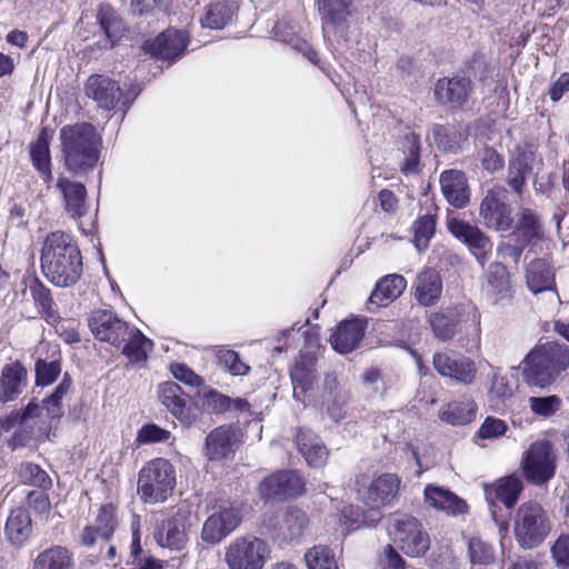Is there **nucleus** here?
Segmentation results:
<instances>
[{
	"mask_svg": "<svg viewBox=\"0 0 569 569\" xmlns=\"http://www.w3.org/2000/svg\"><path fill=\"white\" fill-rule=\"evenodd\" d=\"M507 431V425L503 420L487 417L479 428L477 436L482 439H495L498 438Z\"/></svg>",
	"mask_w": 569,
	"mask_h": 569,
	"instance_id": "58",
	"label": "nucleus"
},
{
	"mask_svg": "<svg viewBox=\"0 0 569 569\" xmlns=\"http://www.w3.org/2000/svg\"><path fill=\"white\" fill-rule=\"evenodd\" d=\"M449 232L463 243L476 260L483 267L492 251L490 238L477 226L458 217L447 219Z\"/></svg>",
	"mask_w": 569,
	"mask_h": 569,
	"instance_id": "8",
	"label": "nucleus"
},
{
	"mask_svg": "<svg viewBox=\"0 0 569 569\" xmlns=\"http://www.w3.org/2000/svg\"><path fill=\"white\" fill-rule=\"evenodd\" d=\"M388 530L395 533H421L420 525L409 515H396L388 519Z\"/></svg>",
	"mask_w": 569,
	"mask_h": 569,
	"instance_id": "55",
	"label": "nucleus"
},
{
	"mask_svg": "<svg viewBox=\"0 0 569 569\" xmlns=\"http://www.w3.org/2000/svg\"><path fill=\"white\" fill-rule=\"evenodd\" d=\"M241 522L240 512L234 508L211 515L203 525L202 533H231Z\"/></svg>",
	"mask_w": 569,
	"mask_h": 569,
	"instance_id": "38",
	"label": "nucleus"
},
{
	"mask_svg": "<svg viewBox=\"0 0 569 569\" xmlns=\"http://www.w3.org/2000/svg\"><path fill=\"white\" fill-rule=\"evenodd\" d=\"M41 269L54 286L67 288L77 283L82 274V257L69 233H49L41 249Z\"/></svg>",
	"mask_w": 569,
	"mask_h": 569,
	"instance_id": "1",
	"label": "nucleus"
},
{
	"mask_svg": "<svg viewBox=\"0 0 569 569\" xmlns=\"http://www.w3.org/2000/svg\"><path fill=\"white\" fill-rule=\"evenodd\" d=\"M471 91V81L466 77L442 78L435 86L437 101L452 108L462 107L468 101Z\"/></svg>",
	"mask_w": 569,
	"mask_h": 569,
	"instance_id": "18",
	"label": "nucleus"
},
{
	"mask_svg": "<svg viewBox=\"0 0 569 569\" xmlns=\"http://www.w3.org/2000/svg\"><path fill=\"white\" fill-rule=\"evenodd\" d=\"M469 555L473 563H489L495 558L492 547L483 542L479 536L469 540Z\"/></svg>",
	"mask_w": 569,
	"mask_h": 569,
	"instance_id": "56",
	"label": "nucleus"
},
{
	"mask_svg": "<svg viewBox=\"0 0 569 569\" xmlns=\"http://www.w3.org/2000/svg\"><path fill=\"white\" fill-rule=\"evenodd\" d=\"M88 325L98 340L121 349L131 363L144 361L153 348V342L139 329L130 327L110 310L93 311Z\"/></svg>",
	"mask_w": 569,
	"mask_h": 569,
	"instance_id": "2",
	"label": "nucleus"
},
{
	"mask_svg": "<svg viewBox=\"0 0 569 569\" xmlns=\"http://www.w3.org/2000/svg\"><path fill=\"white\" fill-rule=\"evenodd\" d=\"M84 91L88 98L106 110L114 109L122 97V90L118 82L101 74L90 76L86 82Z\"/></svg>",
	"mask_w": 569,
	"mask_h": 569,
	"instance_id": "16",
	"label": "nucleus"
},
{
	"mask_svg": "<svg viewBox=\"0 0 569 569\" xmlns=\"http://www.w3.org/2000/svg\"><path fill=\"white\" fill-rule=\"evenodd\" d=\"M30 157L33 167L38 170L40 177L46 183L52 180L51 157L49 150V137L46 130H42L37 141L30 148Z\"/></svg>",
	"mask_w": 569,
	"mask_h": 569,
	"instance_id": "37",
	"label": "nucleus"
},
{
	"mask_svg": "<svg viewBox=\"0 0 569 569\" xmlns=\"http://www.w3.org/2000/svg\"><path fill=\"white\" fill-rule=\"evenodd\" d=\"M477 405L472 399L451 401L439 410V418L452 426L468 425L475 420Z\"/></svg>",
	"mask_w": 569,
	"mask_h": 569,
	"instance_id": "36",
	"label": "nucleus"
},
{
	"mask_svg": "<svg viewBox=\"0 0 569 569\" xmlns=\"http://www.w3.org/2000/svg\"><path fill=\"white\" fill-rule=\"evenodd\" d=\"M402 148L405 159L401 164V172L415 174L420 171V137L415 132L403 136Z\"/></svg>",
	"mask_w": 569,
	"mask_h": 569,
	"instance_id": "41",
	"label": "nucleus"
},
{
	"mask_svg": "<svg viewBox=\"0 0 569 569\" xmlns=\"http://www.w3.org/2000/svg\"><path fill=\"white\" fill-rule=\"evenodd\" d=\"M59 138L63 163L70 173L81 176L94 168L101 139L93 124L80 122L64 126Z\"/></svg>",
	"mask_w": 569,
	"mask_h": 569,
	"instance_id": "3",
	"label": "nucleus"
},
{
	"mask_svg": "<svg viewBox=\"0 0 569 569\" xmlns=\"http://www.w3.org/2000/svg\"><path fill=\"white\" fill-rule=\"evenodd\" d=\"M363 336V321L358 319L346 320L340 322L336 331L330 336V343L336 351L346 355L359 347Z\"/></svg>",
	"mask_w": 569,
	"mask_h": 569,
	"instance_id": "31",
	"label": "nucleus"
},
{
	"mask_svg": "<svg viewBox=\"0 0 569 569\" xmlns=\"http://www.w3.org/2000/svg\"><path fill=\"white\" fill-rule=\"evenodd\" d=\"M413 242L416 248L421 251L428 247V243L436 230V221L432 216L425 214L419 217L412 224Z\"/></svg>",
	"mask_w": 569,
	"mask_h": 569,
	"instance_id": "46",
	"label": "nucleus"
},
{
	"mask_svg": "<svg viewBox=\"0 0 569 569\" xmlns=\"http://www.w3.org/2000/svg\"><path fill=\"white\" fill-rule=\"evenodd\" d=\"M548 519L538 502L522 503L515 517V533H547Z\"/></svg>",
	"mask_w": 569,
	"mask_h": 569,
	"instance_id": "23",
	"label": "nucleus"
},
{
	"mask_svg": "<svg viewBox=\"0 0 569 569\" xmlns=\"http://www.w3.org/2000/svg\"><path fill=\"white\" fill-rule=\"evenodd\" d=\"M517 228L522 232L523 237L527 240H531L538 234V221L535 212L530 209H523L521 211L520 219L518 221Z\"/></svg>",
	"mask_w": 569,
	"mask_h": 569,
	"instance_id": "60",
	"label": "nucleus"
},
{
	"mask_svg": "<svg viewBox=\"0 0 569 569\" xmlns=\"http://www.w3.org/2000/svg\"><path fill=\"white\" fill-rule=\"evenodd\" d=\"M305 481L295 470H282L264 478L259 485V496L266 502H282L301 496Z\"/></svg>",
	"mask_w": 569,
	"mask_h": 569,
	"instance_id": "9",
	"label": "nucleus"
},
{
	"mask_svg": "<svg viewBox=\"0 0 569 569\" xmlns=\"http://www.w3.org/2000/svg\"><path fill=\"white\" fill-rule=\"evenodd\" d=\"M526 281L529 290L537 295L555 287V274L546 260L535 259L526 268Z\"/></svg>",
	"mask_w": 569,
	"mask_h": 569,
	"instance_id": "35",
	"label": "nucleus"
},
{
	"mask_svg": "<svg viewBox=\"0 0 569 569\" xmlns=\"http://www.w3.org/2000/svg\"><path fill=\"white\" fill-rule=\"evenodd\" d=\"M220 363H222L230 373L233 376H244L249 372L250 368L240 360L239 355L229 349H220L217 352Z\"/></svg>",
	"mask_w": 569,
	"mask_h": 569,
	"instance_id": "54",
	"label": "nucleus"
},
{
	"mask_svg": "<svg viewBox=\"0 0 569 569\" xmlns=\"http://www.w3.org/2000/svg\"><path fill=\"white\" fill-rule=\"evenodd\" d=\"M529 166L522 158H517L510 161L508 168V184L517 193H521L522 187L526 181V174L529 171Z\"/></svg>",
	"mask_w": 569,
	"mask_h": 569,
	"instance_id": "53",
	"label": "nucleus"
},
{
	"mask_svg": "<svg viewBox=\"0 0 569 569\" xmlns=\"http://www.w3.org/2000/svg\"><path fill=\"white\" fill-rule=\"evenodd\" d=\"M381 569H406V562L391 545L383 547L379 556Z\"/></svg>",
	"mask_w": 569,
	"mask_h": 569,
	"instance_id": "61",
	"label": "nucleus"
},
{
	"mask_svg": "<svg viewBox=\"0 0 569 569\" xmlns=\"http://www.w3.org/2000/svg\"><path fill=\"white\" fill-rule=\"evenodd\" d=\"M160 402L182 423H190V410L187 407L189 396L173 381H167L158 387Z\"/></svg>",
	"mask_w": 569,
	"mask_h": 569,
	"instance_id": "27",
	"label": "nucleus"
},
{
	"mask_svg": "<svg viewBox=\"0 0 569 569\" xmlns=\"http://www.w3.org/2000/svg\"><path fill=\"white\" fill-rule=\"evenodd\" d=\"M187 44L188 39L184 31L168 29L148 46V50L159 59L173 61L181 57Z\"/></svg>",
	"mask_w": 569,
	"mask_h": 569,
	"instance_id": "21",
	"label": "nucleus"
},
{
	"mask_svg": "<svg viewBox=\"0 0 569 569\" xmlns=\"http://www.w3.org/2000/svg\"><path fill=\"white\" fill-rule=\"evenodd\" d=\"M31 518L23 508H17L11 511L6 523V533H24L30 530Z\"/></svg>",
	"mask_w": 569,
	"mask_h": 569,
	"instance_id": "57",
	"label": "nucleus"
},
{
	"mask_svg": "<svg viewBox=\"0 0 569 569\" xmlns=\"http://www.w3.org/2000/svg\"><path fill=\"white\" fill-rule=\"evenodd\" d=\"M323 30L345 32L348 29L351 0H316Z\"/></svg>",
	"mask_w": 569,
	"mask_h": 569,
	"instance_id": "24",
	"label": "nucleus"
},
{
	"mask_svg": "<svg viewBox=\"0 0 569 569\" xmlns=\"http://www.w3.org/2000/svg\"><path fill=\"white\" fill-rule=\"evenodd\" d=\"M282 522L279 527L280 531H289L291 533H299L308 526L307 515L298 508H288L282 515Z\"/></svg>",
	"mask_w": 569,
	"mask_h": 569,
	"instance_id": "51",
	"label": "nucleus"
},
{
	"mask_svg": "<svg viewBox=\"0 0 569 569\" xmlns=\"http://www.w3.org/2000/svg\"><path fill=\"white\" fill-rule=\"evenodd\" d=\"M398 547L409 557H419L429 549V536H401L395 541Z\"/></svg>",
	"mask_w": 569,
	"mask_h": 569,
	"instance_id": "50",
	"label": "nucleus"
},
{
	"mask_svg": "<svg viewBox=\"0 0 569 569\" xmlns=\"http://www.w3.org/2000/svg\"><path fill=\"white\" fill-rule=\"evenodd\" d=\"M431 134L441 151L458 153L468 142L469 129L463 123L435 124Z\"/></svg>",
	"mask_w": 569,
	"mask_h": 569,
	"instance_id": "22",
	"label": "nucleus"
},
{
	"mask_svg": "<svg viewBox=\"0 0 569 569\" xmlns=\"http://www.w3.org/2000/svg\"><path fill=\"white\" fill-rule=\"evenodd\" d=\"M317 358L312 352L300 353L290 371L293 385V398L302 400V397L311 389L316 379Z\"/></svg>",
	"mask_w": 569,
	"mask_h": 569,
	"instance_id": "28",
	"label": "nucleus"
},
{
	"mask_svg": "<svg viewBox=\"0 0 569 569\" xmlns=\"http://www.w3.org/2000/svg\"><path fill=\"white\" fill-rule=\"evenodd\" d=\"M19 478L22 482L47 490L52 482L48 473L38 465L23 462L18 469Z\"/></svg>",
	"mask_w": 569,
	"mask_h": 569,
	"instance_id": "44",
	"label": "nucleus"
},
{
	"mask_svg": "<svg viewBox=\"0 0 569 569\" xmlns=\"http://www.w3.org/2000/svg\"><path fill=\"white\" fill-rule=\"evenodd\" d=\"M171 437V432L159 427L156 423H146L138 431L136 441L139 445H150L156 442H167Z\"/></svg>",
	"mask_w": 569,
	"mask_h": 569,
	"instance_id": "52",
	"label": "nucleus"
},
{
	"mask_svg": "<svg viewBox=\"0 0 569 569\" xmlns=\"http://www.w3.org/2000/svg\"><path fill=\"white\" fill-rule=\"evenodd\" d=\"M58 189L66 213L72 219H80L88 212L87 189L83 183L59 176Z\"/></svg>",
	"mask_w": 569,
	"mask_h": 569,
	"instance_id": "17",
	"label": "nucleus"
},
{
	"mask_svg": "<svg viewBox=\"0 0 569 569\" xmlns=\"http://www.w3.org/2000/svg\"><path fill=\"white\" fill-rule=\"evenodd\" d=\"M441 192L446 200L457 209L470 201V189L466 174L460 170H445L440 176Z\"/></svg>",
	"mask_w": 569,
	"mask_h": 569,
	"instance_id": "20",
	"label": "nucleus"
},
{
	"mask_svg": "<svg viewBox=\"0 0 569 569\" xmlns=\"http://www.w3.org/2000/svg\"><path fill=\"white\" fill-rule=\"evenodd\" d=\"M529 407L531 411L540 417H551L560 410L562 400L560 397L552 395L547 397H530Z\"/></svg>",
	"mask_w": 569,
	"mask_h": 569,
	"instance_id": "49",
	"label": "nucleus"
},
{
	"mask_svg": "<svg viewBox=\"0 0 569 569\" xmlns=\"http://www.w3.org/2000/svg\"><path fill=\"white\" fill-rule=\"evenodd\" d=\"M33 569H72L71 557L66 548L53 547L36 558Z\"/></svg>",
	"mask_w": 569,
	"mask_h": 569,
	"instance_id": "42",
	"label": "nucleus"
},
{
	"mask_svg": "<svg viewBox=\"0 0 569 569\" xmlns=\"http://www.w3.org/2000/svg\"><path fill=\"white\" fill-rule=\"evenodd\" d=\"M271 548L257 536H241L226 550V562L230 569H262L270 558Z\"/></svg>",
	"mask_w": 569,
	"mask_h": 569,
	"instance_id": "7",
	"label": "nucleus"
},
{
	"mask_svg": "<svg viewBox=\"0 0 569 569\" xmlns=\"http://www.w3.org/2000/svg\"><path fill=\"white\" fill-rule=\"evenodd\" d=\"M170 369L171 373L177 380L190 387H198L202 383L201 377L196 375L190 368H188L183 363H173L171 365Z\"/></svg>",
	"mask_w": 569,
	"mask_h": 569,
	"instance_id": "63",
	"label": "nucleus"
},
{
	"mask_svg": "<svg viewBox=\"0 0 569 569\" xmlns=\"http://www.w3.org/2000/svg\"><path fill=\"white\" fill-rule=\"evenodd\" d=\"M46 413L43 408L30 401L20 412V429L14 430L9 440V447L14 450L29 446L43 437L46 432Z\"/></svg>",
	"mask_w": 569,
	"mask_h": 569,
	"instance_id": "11",
	"label": "nucleus"
},
{
	"mask_svg": "<svg viewBox=\"0 0 569 569\" xmlns=\"http://www.w3.org/2000/svg\"><path fill=\"white\" fill-rule=\"evenodd\" d=\"M413 297L420 306H436L442 293L440 274L430 268L419 272L413 282Z\"/></svg>",
	"mask_w": 569,
	"mask_h": 569,
	"instance_id": "25",
	"label": "nucleus"
},
{
	"mask_svg": "<svg viewBox=\"0 0 569 569\" xmlns=\"http://www.w3.org/2000/svg\"><path fill=\"white\" fill-rule=\"evenodd\" d=\"M240 443V429L232 425H222L206 437V452L210 460L228 459L233 456Z\"/></svg>",
	"mask_w": 569,
	"mask_h": 569,
	"instance_id": "14",
	"label": "nucleus"
},
{
	"mask_svg": "<svg viewBox=\"0 0 569 569\" xmlns=\"http://www.w3.org/2000/svg\"><path fill=\"white\" fill-rule=\"evenodd\" d=\"M29 290L31 297L39 309V312L47 319L50 320L56 317L54 302L51 297L50 289L47 288L41 281L34 278Z\"/></svg>",
	"mask_w": 569,
	"mask_h": 569,
	"instance_id": "43",
	"label": "nucleus"
},
{
	"mask_svg": "<svg viewBox=\"0 0 569 569\" xmlns=\"http://www.w3.org/2000/svg\"><path fill=\"white\" fill-rule=\"evenodd\" d=\"M333 520L338 523L335 530H340L342 533H350L360 529L363 523V517L357 506H346L339 515L333 517Z\"/></svg>",
	"mask_w": 569,
	"mask_h": 569,
	"instance_id": "47",
	"label": "nucleus"
},
{
	"mask_svg": "<svg viewBox=\"0 0 569 569\" xmlns=\"http://www.w3.org/2000/svg\"><path fill=\"white\" fill-rule=\"evenodd\" d=\"M309 569H338L336 555L325 546H317L305 555Z\"/></svg>",
	"mask_w": 569,
	"mask_h": 569,
	"instance_id": "45",
	"label": "nucleus"
},
{
	"mask_svg": "<svg viewBox=\"0 0 569 569\" xmlns=\"http://www.w3.org/2000/svg\"><path fill=\"white\" fill-rule=\"evenodd\" d=\"M508 191L496 187L487 191L479 208V216L488 229L508 231L513 222L512 208L507 203Z\"/></svg>",
	"mask_w": 569,
	"mask_h": 569,
	"instance_id": "10",
	"label": "nucleus"
},
{
	"mask_svg": "<svg viewBox=\"0 0 569 569\" xmlns=\"http://www.w3.org/2000/svg\"><path fill=\"white\" fill-rule=\"evenodd\" d=\"M399 479L392 473H385L375 479L363 493L359 490L365 503L370 508L388 505L397 495Z\"/></svg>",
	"mask_w": 569,
	"mask_h": 569,
	"instance_id": "29",
	"label": "nucleus"
},
{
	"mask_svg": "<svg viewBox=\"0 0 569 569\" xmlns=\"http://www.w3.org/2000/svg\"><path fill=\"white\" fill-rule=\"evenodd\" d=\"M348 401L349 395L346 392L333 398H328V400L322 401V403L327 407L329 417L333 421L339 422L346 417Z\"/></svg>",
	"mask_w": 569,
	"mask_h": 569,
	"instance_id": "59",
	"label": "nucleus"
},
{
	"mask_svg": "<svg viewBox=\"0 0 569 569\" xmlns=\"http://www.w3.org/2000/svg\"><path fill=\"white\" fill-rule=\"evenodd\" d=\"M522 490L523 482L520 476L516 473L502 477L493 485L486 486L485 488L487 498L495 496V498L501 501L507 509L513 508Z\"/></svg>",
	"mask_w": 569,
	"mask_h": 569,
	"instance_id": "33",
	"label": "nucleus"
},
{
	"mask_svg": "<svg viewBox=\"0 0 569 569\" xmlns=\"http://www.w3.org/2000/svg\"><path fill=\"white\" fill-rule=\"evenodd\" d=\"M29 385V372L19 361L6 363L0 371V402L16 401Z\"/></svg>",
	"mask_w": 569,
	"mask_h": 569,
	"instance_id": "15",
	"label": "nucleus"
},
{
	"mask_svg": "<svg viewBox=\"0 0 569 569\" xmlns=\"http://www.w3.org/2000/svg\"><path fill=\"white\" fill-rule=\"evenodd\" d=\"M551 552L558 566L569 568V536H559Z\"/></svg>",
	"mask_w": 569,
	"mask_h": 569,
	"instance_id": "64",
	"label": "nucleus"
},
{
	"mask_svg": "<svg viewBox=\"0 0 569 569\" xmlns=\"http://www.w3.org/2000/svg\"><path fill=\"white\" fill-rule=\"evenodd\" d=\"M297 447L310 467L319 468L326 463L328 450L311 430H298Z\"/></svg>",
	"mask_w": 569,
	"mask_h": 569,
	"instance_id": "34",
	"label": "nucleus"
},
{
	"mask_svg": "<svg viewBox=\"0 0 569 569\" xmlns=\"http://www.w3.org/2000/svg\"><path fill=\"white\" fill-rule=\"evenodd\" d=\"M465 309L460 306L441 309L429 317V322L436 338L447 341L455 337L457 327L463 321Z\"/></svg>",
	"mask_w": 569,
	"mask_h": 569,
	"instance_id": "32",
	"label": "nucleus"
},
{
	"mask_svg": "<svg viewBox=\"0 0 569 569\" xmlns=\"http://www.w3.org/2000/svg\"><path fill=\"white\" fill-rule=\"evenodd\" d=\"M432 363L435 370L440 376L450 378L465 386L473 383L477 376L475 361L460 353H435Z\"/></svg>",
	"mask_w": 569,
	"mask_h": 569,
	"instance_id": "12",
	"label": "nucleus"
},
{
	"mask_svg": "<svg viewBox=\"0 0 569 569\" xmlns=\"http://www.w3.org/2000/svg\"><path fill=\"white\" fill-rule=\"evenodd\" d=\"M234 13V3L230 0H218L206 8L204 17L200 22L203 28L222 29Z\"/></svg>",
	"mask_w": 569,
	"mask_h": 569,
	"instance_id": "39",
	"label": "nucleus"
},
{
	"mask_svg": "<svg viewBox=\"0 0 569 569\" xmlns=\"http://www.w3.org/2000/svg\"><path fill=\"white\" fill-rule=\"evenodd\" d=\"M176 483V469L171 462L154 458L139 471L137 491L144 503H158L172 495Z\"/></svg>",
	"mask_w": 569,
	"mask_h": 569,
	"instance_id": "5",
	"label": "nucleus"
},
{
	"mask_svg": "<svg viewBox=\"0 0 569 569\" xmlns=\"http://www.w3.org/2000/svg\"><path fill=\"white\" fill-rule=\"evenodd\" d=\"M118 529V519L116 508L109 503L102 506L94 519V522L88 530H93V533H113Z\"/></svg>",
	"mask_w": 569,
	"mask_h": 569,
	"instance_id": "48",
	"label": "nucleus"
},
{
	"mask_svg": "<svg viewBox=\"0 0 569 569\" xmlns=\"http://www.w3.org/2000/svg\"><path fill=\"white\" fill-rule=\"evenodd\" d=\"M36 385H52L61 373V350L58 345L40 342L34 351Z\"/></svg>",
	"mask_w": 569,
	"mask_h": 569,
	"instance_id": "13",
	"label": "nucleus"
},
{
	"mask_svg": "<svg viewBox=\"0 0 569 569\" xmlns=\"http://www.w3.org/2000/svg\"><path fill=\"white\" fill-rule=\"evenodd\" d=\"M482 289L487 300L493 305L509 300L512 297V289L507 267L500 262L491 263Z\"/></svg>",
	"mask_w": 569,
	"mask_h": 569,
	"instance_id": "19",
	"label": "nucleus"
},
{
	"mask_svg": "<svg viewBox=\"0 0 569 569\" xmlns=\"http://www.w3.org/2000/svg\"><path fill=\"white\" fill-rule=\"evenodd\" d=\"M423 495L429 507L441 510L447 515H463L468 510L467 502L445 487L427 485Z\"/></svg>",
	"mask_w": 569,
	"mask_h": 569,
	"instance_id": "26",
	"label": "nucleus"
},
{
	"mask_svg": "<svg viewBox=\"0 0 569 569\" xmlns=\"http://www.w3.org/2000/svg\"><path fill=\"white\" fill-rule=\"evenodd\" d=\"M72 380L69 373H64L60 383L56 387L54 391L42 400L43 412L49 419H59L63 415L62 399L69 392Z\"/></svg>",
	"mask_w": 569,
	"mask_h": 569,
	"instance_id": "40",
	"label": "nucleus"
},
{
	"mask_svg": "<svg viewBox=\"0 0 569 569\" xmlns=\"http://www.w3.org/2000/svg\"><path fill=\"white\" fill-rule=\"evenodd\" d=\"M406 286L407 281L402 276L388 274L383 277L371 292L367 309L370 312H376L377 309L388 306L403 292Z\"/></svg>",
	"mask_w": 569,
	"mask_h": 569,
	"instance_id": "30",
	"label": "nucleus"
},
{
	"mask_svg": "<svg viewBox=\"0 0 569 569\" xmlns=\"http://www.w3.org/2000/svg\"><path fill=\"white\" fill-rule=\"evenodd\" d=\"M557 460L552 443L548 440H539L531 443L523 452L520 466L526 480L541 487L555 477Z\"/></svg>",
	"mask_w": 569,
	"mask_h": 569,
	"instance_id": "6",
	"label": "nucleus"
},
{
	"mask_svg": "<svg viewBox=\"0 0 569 569\" xmlns=\"http://www.w3.org/2000/svg\"><path fill=\"white\" fill-rule=\"evenodd\" d=\"M569 367V348L558 342L535 347L521 363L522 377L530 387L545 389Z\"/></svg>",
	"mask_w": 569,
	"mask_h": 569,
	"instance_id": "4",
	"label": "nucleus"
},
{
	"mask_svg": "<svg viewBox=\"0 0 569 569\" xmlns=\"http://www.w3.org/2000/svg\"><path fill=\"white\" fill-rule=\"evenodd\" d=\"M481 166L488 172H495L503 168V158L491 147H485L479 151Z\"/></svg>",
	"mask_w": 569,
	"mask_h": 569,
	"instance_id": "62",
	"label": "nucleus"
}]
</instances>
